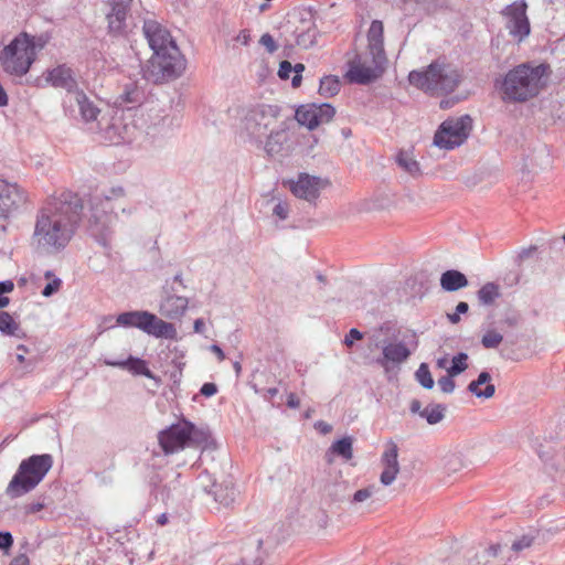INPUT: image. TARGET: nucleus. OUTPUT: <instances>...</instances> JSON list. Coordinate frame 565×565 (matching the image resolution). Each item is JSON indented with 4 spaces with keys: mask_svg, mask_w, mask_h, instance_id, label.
I'll list each match as a JSON object with an SVG mask.
<instances>
[{
    "mask_svg": "<svg viewBox=\"0 0 565 565\" xmlns=\"http://www.w3.org/2000/svg\"><path fill=\"white\" fill-rule=\"evenodd\" d=\"M18 330L19 324L11 315L6 311H0V331L9 335H14Z\"/></svg>",
    "mask_w": 565,
    "mask_h": 565,
    "instance_id": "ea45409f",
    "label": "nucleus"
},
{
    "mask_svg": "<svg viewBox=\"0 0 565 565\" xmlns=\"http://www.w3.org/2000/svg\"><path fill=\"white\" fill-rule=\"evenodd\" d=\"M471 129L472 119L469 115L450 117L435 132L434 145L447 150L459 147L467 140Z\"/></svg>",
    "mask_w": 565,
    "mask_h": 565,
    "instance_id": "9b49d317",
    "label": "nucleus"
},
{
    "mask_svg": "<svg viewBox=\"0 0 565 565\" xmlns=\"http://www.w3.org/2000/svg\"><path fill=\"white\" fill-rule=\"evenodd\" d=\"M340 90V82L337 77L326 76L320 81L319 93L323 96L331 97Z\"/></svg>",
    "mask_w": 565,
    "mask_h": 565,
    "instance_id": "e433bc0d",
    "label": "nucleus"
},
{
    "mask_svg": "<svg viewBox=\"0 0 565 565\" xmlns=\"http://www.w3.org/2000/svg\"><path fill=\"white\" fill-rule=\"evenodd\" d=\"M214 499L224 507H230L236 499L237 490L232 482L214 484Z\"/></svg>",
    "mask_w": 565,
    "mask_h": 565,
    "instance_id": "c756f323",
    "label": "nucleus"
},
{
    "mask_svg": "<svg viewBox=\"0 0 565 565\" xmlns=\"http://www.w3.org/2000/svg\"><path fill=\"white\" fill-rule=\"evenodd\" d=\"M533 541L534 539L530 535H523L522 537L515 540L513 543H512V546L511 548L514 551V552H521L525 548H529L532 546L533 544Z\"/></svg>",
    "mask_w": 565,
    "mask_h": 565,
    "instance_id": "de8ad7c7",
    "label": "nucleus"
},
{
    "mask_svg": "<svg viewBox=\"0 0 565 565\" xmlns=\"http://www.w3.org/2000/svg\"><path fill=\"white\" fill-rule=\"evenodd\" d=\"M45 81L55 88L65 89L70 94V97L73 96L76 90H79L73 70L66 65H58L49 70L45 75Z\"/></svg>",
    "mask_w": 565,
    "mask_h": 565,
    "instance_id": "5701e85b",
    "label": "nucleus"
},
{
    "mask_svg": "<svg viewBox=\"0 0 565 565\" xmlns=\"http://www.w3.org/2000/svg\"><path fill=\"white\" fill-rule=\"evenodd\" d=\"M502 340L501 333L495 330H489L483 334L481 343L486 349H495L501 344Z\"/></svg>",
    "mask_w": 565,
    "mask_h": 565,
    "instance_id": "c03bdc74",
    "label": "nucleus"
},
{
    "mask_svg": "<svg viewBox=\"0 0 565 565\" xmlns=\"http://www.w3.org/2000/svg\"><path fill=\"white\" fill-rule=\"evenodd\" d=\"M164 288V296L159 306V312L161 316L168 319H180L186 311L189 306V299L183 296H178Z\"/></svg>",
    "mask_w": 565,
    "mask_h": 565,
    "instance_id": "b1692460",
    "label": "nucleus"
},
{
    "mask_svg": "<svg viewBox=\"0 0 565 565\" xmlns=\"http://www.w3.org/2000/svg\"><path fill=\"white\" fill-rule=\"evenodd\" d=\"M35 61V46L28 34L12 40L0 53V64L3 71L13 76L25 75Z\"/></svg>",
    "mask_w": 565,
    "mask_h": 565,
    "instance_id": "6e6552de",
    "label": "nucleus"
},
{
    "mask_svg": "<svg viewBox=\"0 0 565 565\" xmlns=\"http://www.w3.org/2000/svg\"><path fill=\"white\" fill-rule=\"evenodd\" d=\"M416 380L418 383L427 390H430L434 387V379L431 376V373L429 371V367L426 363H422L419 367L417 369L415 373Z\"/></svg>",
    "mask_w": 565,
    "mask_h": 565,
    "instance_id": "58836bf2",
    "label": "nucleus"
},
{
    "mask_svg": "<svg viewBox=\"0 0 565 565\" xmlns=\"http://www.w3.org/2000/svg\"><path fill=\"white\" fill-rule=\"evenodd\" d=\"M193 426L189 423L172 425L159 434V443L166 454L183 449L191 438Z\"/></svg>",
    "mask_w": 565,
    "mask_h": 565,
    "instance_id": "f3484780",
    "label": "nucleus"
},
{
    "mask_svg": "<svg viewBox=\"0 0 565 565\" xmlns=\"http://www.w3.org/2000/svg\"><path fill=\"white\" fill-rule=\"evenodd\" d=\"M287 405L290 408H298L299 407L300 401H299V398L297 397V395L295 393H289L288 394Z\"/></svg>",
    "mask_w": 565,
    "mask_h": 565,
    "instance_id": "052dcab7",
    "label": "nucleus"
},
{
    "mask_svg": "<svg viewBox=\"0 0 565 565\" xmlns=\"http://www.w3.org/2000/svg\"><path fill=\"white\" fill-rule=\"evenodd\" d=\"M142 31L153 54L166 51L167 46L177 45L170 32L154 20H146Z\"/></svg>",
    "mask_w": 565,
    "mask_h": 565,
    "instance_id": "aec40b11",
    "label": "nucleus"
},
{
    "mask_svg": "<svg viewBox=\"0 0 565 565\" xmlns=\"http://www.w3.org/2000/svg\"><path fill=\"white\" fill-rule=\"evenodd\" d=\"M335 114L330 104H308L300 106L295 114L296 120L309 130H313L321 124L329 122Z\"/></svg>",
    "mask_w": 565,
    "mask_h": 565,
    "instance_id": "dca6fc26",
    "label": "nucleus"
},
{
    "mask_svg": "<svg viewBox=\"0 0 565 565\" xmlns=\"http://www.w3.org/2000/svg\"><path fill=\"white\" fill-rule=\"evenodd\" d=\"M291 72H292L291 63L289 61H282L279 65L278 76L281 79H287V78H289Z\"/></svg>",
    "mask_w": 565,
    "mask_h": 565,
    "instance_id": "864d4df0",
    "label": "nucleus"
},
{
    "mask_svg": "<svg viewBox=\"0 0 565 565\" xmlns=\"http://www.w3.org/2000/svg\"><path fill=\"white\" fill-rule=\"evenodd\" d=\"M369 52L372 56V63L376 67H383L386 63L383 41H369Z\"/></svg>",
    "mask_w": 565,
    "mask_h": 565,
    "instance_id": "c9c22d12",
    "label": "nucleus"
},
{
    "mask_svg": "<svg viewBox=\"0 0 565 565\" xmlns=\"http://www.w3.org/2000/svg\"><path fill=\"white\" fill-rule=\"evenodd\" d=\"M235 40L239 43H242L243 45H248L249 41H250V35H249V31L248 30H242L237 36L235 38Z\"/></svg>",
    "mask_w": 565,
    "mask_h": 565,
    "instance_id": "13d9d810",
    "label": "nucleus"
},
{
    "mask_svg": "<svg viewBox=\"0 0 565 565\" xmlns=\"http://www.w3.org/2000/svg\"><path fill=\"white\" fill-rule=\"evenodd\" d=\"M362 338H363V333L361 331H359L358 329L353 328L345 335L344 344L347 347H352L354 340H361Z\"/></svg>",
    "mask_w": 565,
    "mask_h": 565,
    "instance_id": "5fc2aeb1",
    "label": "nucleus"
},
{
    "mask_svg": "<svg viewBox=\"0 0 565 565\" xmlns=\"http://www.w3.org/2000/svg\"><path fill=\"white\" fill-rule=\"evenodd\" d=\"M455 376H450L448 373L438 380V386L443 393L450 394L455 391L456 384L454 381Z\"/></svg>",
    "mask_w": 565,
    "mask_h": 565,
    "instance_id": "49530a36",
    "label": "nucleus"
},
{
    "mask_svg": "<svg viewBox=\"0 0 565 565\" xmlns=\"http://www.w3.org/2000/svg\"><path fill=\"white\" fill-rule=\"evenodd\" d=\"M28 196L17 183L0 179V234L7 230V224L26 203Z\"/></svg>",
    "mask_w": 565,
    "mask_h": 565,
    "instance_id": "f8f14e48",
    "label": "nucleus"
},
{
    "mask_svg": "<svg viewBox=\"0 0 565 565\" xmlns=\"http://www.w3.org/2000/svg\"><path fill=\"white\" fill-rule=\"evenodd\" d=\"M319 31L316 19L310 11L302 10L294 13L280 28L279 39L285 51H292L296 46L308 50L316 45Z\"/></svg>",
    "mask_w": 565,
    "mask_h": 565,
    "instance_id": "423d86ee",
    "label": "nucleus"
},
{
    "mask_svg": "<svg viewBox=\"0 0 565 565\" xmlns=\"http://www.w3.org/2000/svg\"><path fill=\"white\" fill-rule=\"evenodd\" d=\"M10 565H29V558L25 555H19L14 557Z\"/></svg>",
    "mask_w": 565,
    "mask_h": 565,
    "instance_id": "0e129e2a",
    "label": "nucleus"
},
{
    "mask_svg": "<svg viewBox=\"0 0 565 565\" xmlns=\"http://www.w3.org/2000/svg\"><path fill=\"white\" fill-rule=\"evenodd\" d=\"M353 439L350 436L343 437L337 441H334L331 447L330 451L332 454H335L340 457H342L344 460H351L353 458Z\"/></svg>",
    "mask_w": 565,
    "mask_h": 565,
    "instance_id": "7c9ffc66",
    "label": "nucleus"
},
{
    "mask_svg": "<svg viewBox=\"0 0 565 565\" xmlns=\"http://www.w3.org/2000/svg\"><path fill=\"white\" fill-rule=\"evenodd\" d=\"M43 508H44L43 503L33 502V503L26 504L24 507V511L26 514H32V513H36V512L41 511Z\"/></svg>",
    "mask_w": 565,
    "mask_h": 565,
    "instance_id": "4d7b16f0",
    "label": "nucleus"
},
{
    "mask_svg": "<svg viewBox=\"0 0 565 565\" xmlns=\"http://www.w3.org/2000/svg\"><path fill=\"white\" fill-rule=\"evenodd\" d=\"M13 545V536L10 532L0 531V550H9Z\"/></svg>",
    "mask_w": 565,
    "mask_h": 565,
    "instance_id": "603ef678",
    "label": "nucleus"
},
{
    "mask_svg": "<svg viewBox=\"0 0 565 565\" xmlns=\"http://www.w3.org/2000/svg\"><path fill=\"white\" fill-rule=\"evenodd\" d=\"M132 0H108L110 7L106 15L108 31L114 35H122L127 29V15Z\"/></svg>",
    "mask_w": 565,
    "mask_h": 565,
    "instance_id": "412c9836",
    "label": "nucleus"
},
{
    "mask_svg": "<svg viewBox=\"0 0 565 565\" xmlns=\"http://www.w3.org/2000/svg\"><path fill=\"white\" fill-rule=\"evenodd\" d=\"M124 194L121 188L111 189L110 195L95 194L90 198V215L88 218V231L90 235L104 247H108L113 235V198Z\"/></svg>",
    "mask_w": 565,
    "mask_h": 565,
    "instance_id": "0eeeda50",
    "label": "nucleus"
},
{
    "mask_svg": "<svg viewBox=\"0 0 565 565\" xmlns=\"http://www.w3.org/2000/svg\"><path fill=\"white\" fill-rule=\"evenodd\" d=\"M408 81L425 93L443 95L452 93L459 86L462 74L451 64L435 61L424 71H412Z\"/></svg>",
    "mask_w": 565,
    "mask_h": 565,
    "instance_id": "20e7f679",
    "label": "nucleus"
},
{
    "mask_svg": "<svg viewBox=\"0 0 565 565\" xmlns=\"http://www.w3.org/2000/svg\"><path fill=\"white\" fill-rule=\"evenodd\" d=\"M409 411L413 414H419L420 415V412H423L420 402L418 399H413L411 402V405H409Z\"/></svg>",
    "mask_w": 565,
    "mask_h": 565,
    "instance_id": "69168bd1",
    "label": "nucleus"
},
{
    "mask_svg": "<svg viewBox=\"0 0 565 565\" xmlns=\"http://www.w3.org/2000/svg\"><path fill=\"white\" fill-rule=\"evenodd\" d=\"M383 23L382 21L374 20L367 32V41H383Z\"/></svg>",
    "mask_w": 565,
    "mask_h": 565,
    "instance_id": "a18cd8bd",
    "label": "nucleus"
},
{
    "mask_svg": "<svg viewBox=\"0 0 565 565\" xmlns=\"http://www.w3.org/2000/svg\"><path fill=\"white\" fill-rule=\"evenodd\" d=\"M273 213L275 216H277L279 220H286L289 214V205L286 202L279 201L274 210Z\"/></svg>",
    "mask_w": 565,
    "mask_h": 565,
    "instance_id": "8fccbe9b",
    "label": "nucleus"
},
{
    "mask_svg": "<svg viewBox=\"0 0 565 565\" xmlns=\"http://www.w3.org/2000/svg\"><path fill=\"white\" fill-rule=\"evenodd\" d=\"M17 350L19 351V353H17V360L20 363H23L25 361L24 354L28 353L26 347L23 344H20L17 347Z\"/></svg>",
    "mask_w": 565,
    "mask_h": 565,
    "instance_id": "338daca9",
    "label": "nucleus"
},
{
    "mask_svg": "<svg viewBox=\"0 0 565 565\" xmlns=\"http://www.w3.org/2000/svg\"><path fill=\"white\" fill-rule=\"evenodd\" d=\"M468 354L460 352L452 358L451 366L447 369V373L450 376H457L468 369Z\"/></svg>",
    "mask_w": 565,
    "mask_h": 565,
    "instance_id": "4c0bfd02",
    "label": "nucleus"
},
{
    "mask_svg": "<svg viewBox=\"0 0 565 565\" xmlns=\"http://www.w3.org/2000/svg\"><path fill=\"white\" fill-rule=\"evenodd\" d=\"M278 394V388L276 387H270V388H267L265 392H264V397L267 399V401H271L276 395Z\"/></svg>",
    "mask_w": 565,
    "mask_h": 565,
    "instance_id": "774afa93",
    "label": "nucleus"
},
{
    "mask_svg": "<svg viewBox=\"0 0 565 565\" xmlns=\"http://www.w3.org/2000/svg\"><path fill=\"white\" fill-rule=\"evenodd\" d=\"M104 363L109 366H118L122 369H128L134 374L145 375L149 379H152V372L148 369L146 362L141 359L129 356L127 360H110L105 359Z\"/></svg>",
    "mask_w": 565,
    "mask_h": 565,
    "instance_id": "a878e982",
    "label": "nucleus"
},
{
    "mask_svg": "<svg viewBox=\"0 0 565 565\" xmlns=\"http://www.w3.org/2000/svg\"><path fill=\"white\" fill-rule=\"evenodd\" d=\"M490 381V373L483 371L477 380L469 383L468 391L477 397L491 398L495 393V387Z\"/></svg>",
    "mask_w": 565,
    "mask_h": 565,
    "instance_id": "bb28decb",
    "label": "nucleus"
},
{
    "mask_svg": "<svg viewBox=\"0 0 565 565\" xmlns=\"http://www.w3.org/2000/svg\"><path fill=\"white\" fill-rule=\"evenodd\" d=\"M490 381V373L483 371L477 380L469 383L468 391L477 397L491 398L495 393V387Z\"/></svg>",
    "mask_w": 565,
    "mask_h": 565,
    "instance_id": "cd10ccee",
    "label": "nucleus"
},
{
    "mask_svg": "<svg viewBox=\"0 0 565 565\" xmlns=\"http://www.w3.org/2000/svg\"><path fill=\"white\" fill-rule=\"evenodd\" d=\"M384 329L386 328L382 326L380 329L373 331L369 338V347L382 348V358L377 359V363L387 371L390 364H401L405 362L411 356L412 352L403 342H383L381 340V333Z\"/></svg>",
    "mask_w": 565,
    "mask_h": 565,
    "instance_id": "ddd939ff",
    "label": "nucleus"
},
{
    "mask_svg": "<svg viewBox=\"0 0 565 565\" xmlns=\"http://www.w3.org/2000/svg\"><path fill=\"white\" fill-rule=\"evenodd\" d=\"M288 130V120H280L278 106L256 105L247 108L241 118V136L269 157L280 156L287 150Z\"/></svg>",
    "mask_w": 565,
    "mask_h": 565,
    "instance_id": "f03ea898",
    "label": "nucleus"
},
{
    "mask_svg": "<svg viewBox=\"0 0 565 565\" xmlns=\"http://www.w3.org/2000/svg\"><path fill=\"white\" fill-rule=\"evenodd\" d=\"M52 466L53 457L49 454L32 455L23 459L6 488L7 497L18 499L33 491Z\"/></svg>",
    "mask_w": 565,
    "mask_h": 565,
    "instance_id": "39448f33",
    "label": "nucleus"
},
{
    "mask_svg": "<svg viewBox=\"0 0 565 565\" xmlns=\"http://www.w3.org/2000/svg\"><path fill=\"white\" fill-rule=\"evenodd\" d=\"M463 466L462 458L456 452H448L441 458V467L448 475L460 471Z\"/></svg>",
    "mask_w": 565,
    "mask_h": 565,
    "instance_id": "f704fd0d",
    "label": "nucleus"
},
{
    "mask_svg": "<svg viewBox=\"0 0 565 565\" xmlns=\"http://www.w3.org/2000/svg\"><path fill=\"white\" fill-rule=\"evenodd\" d=\"M440 286L446 291H457L468 286V279L462 273L450 269L443 273Z\"/></svg>",
    "mask_w": 565,
    "mask_h": 565,
    "instance_id": "c85d7f7f",
    "label": "nucleus"
},
{
    "mask_svg": "<svg viewBox=\"0 0 565 565\" xmlns=\"http://www.w3.org/2000/svg\"><path fill=\"white\" fill-rule=\"evenodd\" d=\"M259 43L267 50L268 53L273 54L277 51L278 46L275 39L269 34L265 33L260 36Z\"/></svg>",
    "mask_w": 565,
    "mask_h": 565,
    "instance_id": "09e8293b",
    "label": "nucleus"
},
{
    "mask_svg": "<svg viewBox=\"0 0 565 565\" xmlns=\"http://www.w3.org/2000/svg\"><path fill=\"white\" fill-rule=\"evenodd\" d=\"M396 162L401 169H403L412 177H416L420 173L418 162L407 151H399V153L396 157Z\"/></svg>",
    "mask_w": 565,
    "mask_h": 565,
    "instance_id": "2f4dec72",
    "label": "nucleus"
},
{
    "mask_svg": "<svg viewBox=\"0 0 565 565\" xmlns=\"http://www.w3.org/2000/svg\"><path fill=\"white\" fill-rule=\"evenodd\" d=\"M526 3L524 0L515 1L504 8L502 14L507 18L509 33L521 42L530 34V22L526 17Z\"/></svg>",
    "mask_w": 565,
    "mask_h": 565,
    "instance_id": "2eb2a0df",
    "label": "nucleus"
},
{
    "mask_svg": "<svg viewBox=\"0 0 565 565\" xmlns=\"http://www.w3.org/2000/svg\"><path fill=\"white\" fill-rule=\"evenodd\" d=\"M201 394L210 397L213 396L217 392V387L214 383H204L201 387Z\"/></svg>",
    "mask_w": 565,
    "mask_h": 565,
    "instance_id": "6e6d98bb",
    "label": "nucleus"
},
{
    "mask_svg": "<svg viewBox=\"0 0 565 565\" xmlns=\"http://www.w3.org/2000/svg\"><path fill=\"white\" fill-rule=\"evenodd\" d=\"M121 98L126 103H138L141 99V93L136 88H126Z\"/></svg>",
    "mask_w": 565,
    "mask_h": 565,
    "instance_id": "3c124183",
    "label": "nucleus"
},
{
    "mask_svg": "<svg viewBox=\"0 0 565 565\" xmlns=\"http://www.w3.org/2000/svg\"><path fill=\"white\" fill-rule=\"evenodd\" d=\"M83 211L81 198L62 192L50 198L38 212L32 243L42 253L55 254L72 239Z\"/></svg>",
    "mask_w": 565,
    "mask_h": 565,
    "instance_id": "f257e3e1",
    "label": "nucleus"
},
{
    "mask_svg": "<svg viewBox=\"0 0 565 565\" xmlns=\"http://www.w3.org/2000/svg\"><path fill=\"white\" fill-rule=\"evenodd\" d=\"M137 127L127 124L122 118H114L113 122L104 130V139L113 145L130 143L135 140Z\"/></svg>",
    "mask_w": 565,
    "mask_h": 565,
    "instance_id": "4be33fe9",
    "label": "nucleus"
},
{
    "mask_svg": "<svg viewBox=\"0 0 565 565\" xmlns=\"http://www.w3.org/2000/svg\"><path fill=\"white\" fill-rule=\"evenodd\" d=\"M445 412L446 406L441 404H430L420 412V417L425 418L429 425H436L444 419Z\"/></svg>",
    "mask_w": 565,
    "mask_h": 565,
    "instance_id": "473e14b6",
    "label": "nucleus"
},
{
    "mask_svg": "<svg viewBox=\"0 0 565 565\" xmlns=\"http://www.w3.org/2000/svg\"><path fill=\"white\" fill-rule=\"evenodd\" d=\"M185 70V60L183 58L177 45L166 47V51L152 54L148 61L146 76L154 83L174 79Z\"/></svg>",
    "mask_w": 565,
    "mask_h": 565,
    "instance_id": "1a4fd4ad",
    "label": "nucleus"
},
{
    "mask_svg": "<svg viewBox=\"0 0 565 565\" xmlns=\"http://www.w3.org/2000/svg\"><path fill=\"white\" fill-rule=\"evenodd\" d=\"M477 295L480 303L492 305L500 297L499 286L494 282H487L478 290Z\"/></svg>",
    "mask_w": 565,
    "mask_h": 565,
    "instance_id": "72a5a7b5",
    "label": "nucleus"
},
{
    "mask_svg": "<svg viewBox=\"0 0 565 565\" xmlns=\"http://www.w3.org/2000/svg\"><path fill=\"white\" fill-rule=\"evenodd\" d=\"M398 446L393 440H390L385 444V449L381 456V465L383 466V471L380 475V482L384 487L391 486L397 478V475L401 471V466L398 462Z\"/></svg>",
    "mask_w": 565,
    "mask_h": 565,
    "instance_id": "6ab92c4d",
    "label": "nucleus"
},
{
    "mask_svg": "<svg viewBox=\"0 0 565 565\" xmlns=\"http://www.w3.org/2000/svg\"><path fill=\"white\" fill-rule=\"evenodd\" d=\"M285 184L297 199L315 204L329 182L316 175L299 173L296 180H289Z\"/></svg>",
    "mask_w": 565,
    "mask_h": 565,
    "instance_id": "4468645a",
    "label": "nucleus"
},
{
    "mask_svg": "<svg viewBox=\"0 0 565 565\" xmlns=\"http://www.w3.org/2000/svg\"><path fill=\"white\" fill-rule=\"evenodd\" d=\"M258 545H260V543ZM232 565H263L259 546H257V548L246 551L244 555Z\"/></svg>",
    "mask_w": 565,
    "mask_h": 565,
    "instance_id": "a19ab883",
    "label": "nucleus"
},
{
    "mask_svg": "<svg viewBox=\"0 0 565 565\" xmlns=\"http://www.w3.org/2000/svg\"><path fill=\"white\" fill-rule=\"evenodd\" d=\"M71 106L77 108L78 118L84 124H94L98 126V116L100 115V108L96 97L89 96L83 90H76L73 96L70 97Z\"/></svg>",
    "mask_w": 565,
    "mask_h": 565,
    "instance_id": "a211bd4d",
    "label": "nucleus"
},
{
    "mask_svg": "<svg viewBox=\"0 0 565 565\" xmlns=\"http://www.w3.org/2000/svg\"><path fill=\"white\" fill-rule=\"evenodd\" d=\"M379 490H380V488L375 484H370L363 489H360V490L355 491V493L353 494V497L351 499V503L356 504V503L365 502L372 495H374Z\"/></svg>",
    "mask_w": 565,
    "mask_h": 565,
    "instance_id": "37998d69",
    "label": "nucleus"
},
{
    "mask_svg": "<svg viewBox=\"0 0 565 565\" xmlns=\"http://www.w3.org/2000/svg\"><path fill=\"white\" fill-rule=\"evenodd\" d=\"M550 75L551 67L546 63H521L497 82L501 99L505 103H525L541 93Z\"/></svg>",
    "mask_w": 565,
    "mask_h": 565,
    "instance_id": "7ed1b4c3",
    "label": "nucleus"
},
{
    "mask_svg": "<svg viewBox=\"0 0 565 565\" xmlns=\"http://www.w3.org/2000/svg\"><path fill=\"white\" fill-rule=\"evenodd\" d=\"M316 428L321 431L322 434H329L332 430L331 425L323 420H319L316 423Z\"/></svg>",
    "mask_w": 565,
    "mask_h": 565,
    "instance_id": "680f3d73",
    "label": "nucleus"
},
{
    "mask_svg": "<svg viewBox=\"0 0 565 565\" xmlns=\"http://www.w3.org/2000/svg\"><path fill=\"white\" fill-rule=\"evenodd\" d=\"M44 277L49 280V282L42 290V295L44 297H51L60 290L62 280L57 278L51 270L45 271Z\"/></svg>",
    "mask_w": 565,
    "mask_h": 565,
    "instance_id": "79ce46f5",
    "label": "nucleus"
},
{
    "mask_svg": "<svg viewBox=\"0 0 565 565\" xmlns=\"http://www.w3.org/2000/svg\"><path fill=\"white\" fill-rule=\"evenodd\" d=\"M383 67L366 66L361 63L360 58H355L350 62V70L347 73V77L352 83L369 84L374 81Z\"/></svg>",
    "mask_w": 565,
    "mask_h": 565,
    "instance_id": "393cba45",
    "label": "nucleus"
},
{
    "mask_svg": "<svg viewBox=\"0 0 565 565\" xmlns=\"http://www.w3.org/2000/svg\"><path fill=\"white\" fill-rule=\"evenodd\" d=\"M117 323L126 328H138L149 335L173 340L177 329L171 322L158 318L154 313L143 310L128 311L118 315Z\"/></svg>",
    "mask_w": 565,
    "mask_h": 565,
    "instance_id": "9d476101",
    "label": "nucleus"
},
{
    "mask_svg": "<svg viewBox=\"0 0 565 565\" xmlns=\"http://www.w3.org/2000/svg\"><path fill=\"white\" fill-rule=\"evenodd\" d=\"M14 284L11 280L0 281V294H9L13 290Z\"/></svg>",
    "mask_w": 565,
    "mask_h": 565,
    "instance_id": "bf43d9fd",
    "label": "nucleus"
},
{
    "mask_svg": "<svg viewBox=\"0 0 565 565\" xmlns=\"http://www.w3.org/2000/svg\"><path fill=\"white\" fill-rule=\"evenodd\" d=\"M210 351L213 352L217 356L220 362L224 361L225 354H224L223 350L217 344H212L210 347Z\"/></svg>",
    "mask_w": 565,
    "mask_h": 565,
    "instance_id": "e2e57ef3",
    "label": "nucleus"
}]
</instances>
